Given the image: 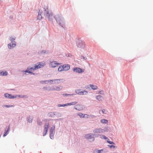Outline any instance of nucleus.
Here are the masks:
<instances>
[{
	"label": "nucleus",
	"instance_id": "f8f14e48",
	"mask_svg": "<svg viewBox=\"0 0 153 153\" xmlns=\"http://www.w3.org/2000/svg\"><path fill=\"white\" fill-rule=\"evenodd\" d=\"M64 71L68 70L70 68V65L68 64H64L63 65Z\"/></svg>",
	"mask_w": 153,
	"mask_h": 153
},
{
	"label": "nucleus",
	"instance_id": "0eeeda50",
	"mask_svg": "<svg viewBox=\"0 0 153 153\" xmlns=\"http://www.w3.org/2000/svg\"><path fill=\"white\" fill-rule=\"evenodd\" d=\"M49 123H46L45 124L44 126V128L43 131V136H45L47 134L49 128Z\"/></svg>",
	"mask_w": 153,
	"mask_h": 153
},
{
	"label": "nucleus",
	"instance_id": "cd10ccee",
	"mask_svg": "<svg viewBox=\"0 0 153 153\" xmlns=\"http://www.w3.org/2000/svg\"><path fill=\"white\" fill-rule=\"evenodd\" d=\"M28 121L29 123H31L32 121V117H29L28 118Z\"/></svg>",
	"mask_w": 153,
	"mask_h": 153
},
{
	"label": "nucleus",
	"instance_id": "c85d7f7f",
	"mask_svg": "<svg viewBox=\"0 0 153 153\" xmlns=\"http://www.w3.org/2000/svg\"><path fill=\"white\" fill-rule=\"evenodd\" d=\"M15 38L14 36H11L10 37V40L12 42H13L15 39Z\"/></svg>",
	"mask_w": 153,
	"mask_h": 153
},
{
	"label": "nucleus",
	"instance_id": "412c9836",
	"mask_svg": "<svg viewBox=\"0 0 153 153\" xmlns=\"http://www.w3.org/2000/svg\"><path fill=\"white\" fill-rule=\"evenodd\" d=\"M103 150H98L97 149H95L93 151V152L94 153H101V152H103Z\"/></svg>",
	"mask_w": 153,
	"mask_h": 153
},
{
	"label": "nucleus",
	"instance_id": "473e14b6",
	"mask_svg": "<svg viewBox=\"0 0 153 153\" xmlns=\"http://www.w3.org/2000/svg\"><path fill=\"white\" fill-rule=\"evenodd\" d=\"M107 142L108 143L110 144H114V143L113 142H112V141H107Z\"/></svg>",
	"mask_w": 153,
	"mask_h": 153
},
{
	"label": "nucleus",
	"instance_id": "f257e3e1",
	"mask_svg": "<svg viewBox=\"0 0 153 153\" xmlns=\"http://www.w3.org/2000/svg\"><path fill=\"white\" fill-rule=\"evenodd\" d=\"M45 65V62H39L35 65L34 68L32 67L30 68H27L26 70V72L31 73L32 72L34 71L35 70H37L38 68L43 67Z\"/></svg>",
	"mask_w": 153,
	"mask_h": 153
},
{
	"label": "nucleus",
	"instance_id": "ddd939ff",
	"mask_svg": "<svg viewBox=\"0 0 153 153\" xmlns=\"http://www.w3.org/2000/svg\"><path fill=\"white\" fill-rule=\"evenodd\" d=\"M43 10H39V12L37 17V19L39 20H41L42 18V14L43 15Z\"/></svg>",
	"mask_w": 153,
	"mask_h": 153
},
{
	"label": "nucleus",
	"instance_id": "bb28decb",
	"mask_svg": "<svg viewBox=\"0 0 153 153\" xmlns=\"http://www.w3.org/2000/svg\"><path fill=\"white\" fill-rule=\"evenodd\" d=\"M99 113L100 114H105V110L104 109L100 110L99 111Z\"/></svg>",
	"mask_w": 153,
	"mask_h": 153
},
{
	"label": "nucleus",
	"instance_id": "6e6552de",
	"mask_svg": "<svg viewBox=\"0 0 153 153\" xmlns=\"http://www.w3.org/2000/svg\"><path fill=\"white\" fill-rule=\"evenodd\" d=\"M77 46L79 48H83L85 47V43L84 42L79 41L77 43Z\"/></svg>",
	"mask_w": 153,
	"mask_h": 153
},
{
	"label": "nucleus",
	"instance_id": "6ab92c4d",
	"mask_svg": "<svg viewBox=\"0 0 153 153\" xmlns=\"http://www.w3.org/2000/svg\"><path fill=\"white\" fill-rule=\"evenodd\" d=\"M16 45L15 44H13L12 43H10L8 44V47L9 49H11V48H12L15 47Z\"/></svg>",
	"mask_w": 153,
	"mask_h": 153
},
{
	"label": "nucleus",
	"instance_id": "7ed1b4c3",
	"mask_svg": "<svg viewBox=\"0 0 153 153\" xmlns=\"http://www.w3.org/2000/svg\"><path fill=\"white\" fill-rule=\"evenodd\" d=\"M62 86H48L44 88V89L45 90L47 91H52V90H56L59 91L62 89Z\"/></svg>",
	"mask_w": 153,
	"mask_h": 153
},
{
	"label": "nucleus",
	"instance_id": "1a4fd4ad",
	"mask_svg": "<svg viewBox=\"0 0 153 153\" xmlns=\"http://www.w3.org/2000/svg\"><path fill=\"white\" fill-rule=\"evenodd\" d=\"M73 70L74 71L79 73H81L84 71V69H82L79 68H74Z\"/></svg>",
	"mask_w": 153,
	"mask_h": 153
},
{
	"label": "nucleus",
	"instance_id": "20e7f679",
	"mask_svg": "<svg viewBox=\"0 0 153 153\" xmlns=\"http://www.w3.org/2000/svg\"><path fill=\"white\" fill-rule=\"evenodd\" d=\"M55 18L57 22L58 23L60 26L63 27L62 25L64 23V20L62 17L58 15L55 16Z\"/></svg>",
	"mask_w": 153,
	"mask_h": 153
},
{
	"label": "nucleus",
	"instance_id": "5701e85b",
	"mask_svg": "<svg viewBox=\"0 0 153 153\" xmlns=\"http://www.w3.org/2000/svg\"><path fill=\"white\" fill-rule=\"evenodd\" d=\"M58 71L59 72L64 71L63 65H61L58 68Z\"/></svg>",
	"mask_w": 153,
	"mask_h": 153
},
{
	"label": "nucleus",
	"instance_id": "4be33fe9",
	"mask_svg": "<svg viewBox=\"0 0 153 153\" xmlns=\"http://www.w3.org/2000/svg\"><path fill=\"white\" fill-rule=\"evenodd\" d=\"M90 86L91 88L93 90H96L97 88V86L95 85H90Z\"/></svg>",
	"mask_w": 153,
	"mask_h": 153
},
{
	"label": "nucleus",
	"instance_id": "4468645a",
	"mask_svg": "<svg viewBox=\"0 0 153 153\" xmlns=\"http://www.w3.org/2000/svg\"><path fill=\"white\" fill-rule=\"evenodd\" d=\"M85 137L87 139H91L93 138V140H94V138L92 136V134H88L85 135Z\"/></svg>",
	"mask_w": 153,
	"mask_h": 153
},
{
	"label": "nucleus",
	"instance_id": "4c0bfd02",
	"mask_svg": "<svg viewBox=\"0 0 153 153\" xmlns=\"http://www.w3.org/2000/svg\"><path fill=\"white\" fill-rule=\"evenodd\" d=\"M102 92H103L102 91H100L99 92V93L100 94H102Z\"/></svg>",
	"mask_w": 153,
	"mask_h": 153
},
{
	"label": "nucleus",
	"instance_id": "a878e982",
	"mask_svg": "<svg viewBox=\"0 0 153 153\" xmlns=\"http://www.w3.org/2000/svg\"><path fill=\"white\" fill-rule=\"evenodd\" d=\"M75 108L76 110L80 111L81 110V106L80 105H77L75 106Z\"/></svg>",
	"mask_w": 153,
	"mask_h": 153
},
{
	"label": "nucleus",
	"instance_id": "7c9ffc66",
	"mask_svg": "<svg viewBox=\"0 0 153 153\" xmlns=\"http://www.w3.org/2000/svg\"><path fill=\"white\" fill-rule=\"evenodd\" d=\"M74 95V94H63V96H69V95Z\"/></svg>",
	"mask_w": 153,
	"mask_h": 153
},
{
	"label": "nucleus",
	"instance_id": "f3484780",
	"mask_svg": "<svg viewBox=\"0 0 153 153\" xmlns=\"http://www.w3.org/2000/svg\"><path fill=\"white\" fill-rule=\"evenodd\" d=\"M55 129V126H53L51 127L50 130V132H51V136L50 137L51 139H52L51 137L52 135H53V132L54 131Z\"/></svg>",
	"mask_w": 153,
	"mask_h": 153
},
{
	"label": "nucleus",
	"instance_id": "393cba45",
	"mask_svg": "<svg viewBox=\"0 0 153 153\" xmlns=\"http://www.w3.org/2000/svg\"><path fill=\"white\" fill-rule=\"evenodd\" d=\"M78 115L81 117V118H84L85 117V116L86 115L88 116L87 114H82L81 113H79L78 114Z\"/></svg>",
	"mask_w": 153,
	"mask_h": 153
},
{
	"label": "nucleus",
	"instance_id": "e433bc0d",
	"mask_svg": "<svg viewBox=\"0 0 153 153\" xmlns=\"http://www.w3.org/2000/svg\"><path fill=\"white\" fill-rule=\"evenodd\" d=\"M102 137L104 139H107V137L106 136H105L104 135H102Z\"/></svg>",
	"mask_w": 153,
	"mask_h": 153
},
{
	"label": "nucleus",
	"instance_id": "c9c22d12",
	"mask_svg": "<svg viewBox=\"0 0 153 153\" xmlns=\"http://www.w3.org/2000/svg\"><path fill=\"white\" fill-rule=\"evenodd\" d=\"M108 146L110 147V148H115V146L114 145H108Z\"/></svg>",
	"mask_w": 153,
	"mask_h": 153
},
{
	"label": "nucleus",
	"instance_id": "2eb2a0df",
	"mask_svg": "<svg viewBox=\"0 0 153 153\" xmlns=\"http://www.w3.org/2000/svg\"><path fill=\"white\" fill-rule=\"evenodd\" d=\"M77 103V102H74L69 103H68L66 104H64L62 105H59V106H65L68 105H76Z\"/></svg>",
	"mask_w": 153,
	"mask_h": 153
},
{
	"label": "nucleus",
	"instance_id": "f704fd0d",
	"mask_svg": "<svg viewBox=\"0 0 153 153\" xmlns=\"http://www.w3.org/2000/svg\"><path fill=\"white\" fill-rule=\"evenodd\" d=\"M8 129L7 131H5V132H4V134L3 135V136L4 137H5V136H6L7 135V131H8Z\"/></svg>",
	"mask_w": 153,
	"mask_h": 153
},
{
	"label": "nucleus",
	"instance_id": "9d476101",
	"mask_svg": "<svg viewBox=\"0 0 153 153\" xmlns=\"http://www.w3.org/2000/svg\"><path fill=\"white\" fill-rule=\"evenodd\" d=\"M105 131L104 130L101 128H96L93 131V132L95 133H100L102 132H104Z\"/></svg>",
	"mask_w": 153,
	"mask_h": 153
},
{
	"label": "nucleus",
	"instance_id": "b1692460",
	"mask_svg": "<svg viewBox=\"0 0 153 153\" xmlns=\"http://www.w3.org/2000/svg\"><path fill=\"white\" fill-rule=\"evenodd\" d=\"M100 122L102 123H108V120L105 119H102Z\"/></svg>",
	"mask_w": 153,
	"mask_h": 153
},
{
	"label": "nucleus",
	"instance_id": "c756f323",
	"mask_svg": "<svg viewBox=\"0 0 153 153\" xmlns=\"http://www.w3.org/2000/svg\"><path fill=\"white\" fill-rule=\"evenodd\" d=\"M37 124L41 126L42 124V122L40 120H38L37 121Z\"/></svg>",
	"mask_w": 153,
	"mask_h": 153
},
{
	"label": "nucleus",
	"instance_id": "72a5a7b5",
	"mask_svg": "<svg viewBox=\"0 0 153 153\" xmlns=\"http://www.w3.org/2000/svg\"><path fill=\"white\" fill-rule=\"evenodd\" d=\"M81 59H84L85 60H86L87 59V58L86 57H85L84 56H81Z\"/></svg>",
	"mask_w": 153,
	"mask_h": 153
},
{
	"label": "nucleus",
	"instance_id": "9b49d317",
	"mask_svg": "<svg viewBox=\"0 0 153 153\" xmlns=\"http://www.w3.org/2000/svg\"><path fill=\"white\" fill-rule=\"evenodd\" d=\"M60 65L59 63H57L55 61H53L50 62V65L52 67L54 68Z\"/></svg>",
	"mask_w": 153,
	"mask_h": 153
},
{
	"label": "nucleus",
	"instance_id": "aec40b11",
	"mask_svg": "<svg viewBox=\"0 0 153 153\" xmlns=\"http://www.w3.org/2000/svg\"><path fill=\"white\" fill-rule=\"evenodd\" d=\"M7 72L6 71H0V75L1 76H7Z\"/></svg>",
	"mask_w": 153,
	"mask_h": 153
},
{
	"label": "nucleus",
	"instance_id": "dca6fc26",
	"mask_svg": "<svg viewBox=\"0 0 153 153\" xmlns=\"http://www.w3.org/2000/svg\"><path fill=\"white\" fill-rule=\"evenodd\" d=\"M4 96L10 99H13L15 98L14 96H13L11 94H9L8 93H6L4 94Z\"/></svg>",
	"mask_w": 153,
	"mask_h": 153
},
{
	"label": "nucleus",
	"instance_id": "f03ea898",
	"mask_svg": "<svg viewBox=\"0 0 153 153\" xmlns=\"http://www.w3.org/2000/svg\"><path fill=\"white\" fill-rule=\"evenodd\" d=\"M40 10H43V15L46 17H47L50 20L51 19L52 16V13L51 12H49L48 8L46 7L45 8H42Z\"/></svg>",
	"mask_w": 153,
	"mask_h": 153
},
{
	"label": "nucleus",
	"instance_id": "2f4dec72",
	"mask_svg": "<svg viewBox=\"0 0 153 153\" xmlns=\"http://www.w3.org/2000/svg\"><path fill=\"white\" fill-rule=\"evenodd\" d=\"M4 106L7 108H9L10 107H14V105H5Z\"/></svg>",
	"mask_w": 153,
	"mask_h": 153
},
{
	"label": "nucleus",
	"instance_id": "423d86ee",
	"mask_svg": "<svg viewBox=\"0 0 153 153\" xmlns=\"http://www.w3.org/2000/svg\"><path fill=\"white\" fill-rule=\"evenodd\" d=\"M63 80V79H55L54 80H49L48 81V82L52 84H56L59 83Z\"/></svg>",
	"mask_w": 153,
	"mask_h": 153
},
{
	"label": "nucleus",
	"instance_id": "39448f33",
	"mask_svg": "<svg viewBox=\"0 0 153 153\" xmlns=\"http://www.w3.org/2000/svg\"><path fill=\"white\" fill-rule=\"evenodd\" d=\"M76 93L79 95H86L88 92L84 90H82L81 89H77L75 91Z\"/></svg>",
	"mask_w": 153,
	"mask_h": 153
},
{
	"label": "nucleus",
	"instance_id": "a211bd4d",
	"mask_svg": "<svg viewBox=\"0 0 153 153\" xmlns=\"http://www.w3.org/2000/svg\"><path fill=\"white\" fill-rule=\"evenodd\" d=\"M96 98L98 101H102L104 99L102 96L100 95H99L97 96L96 97Z\"/></svg>",
	"mask_w": 153,
	"mask_h": 153
}]
</instances>
